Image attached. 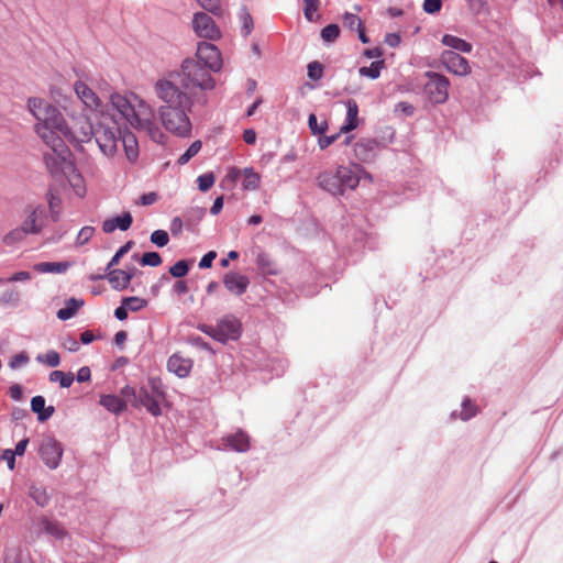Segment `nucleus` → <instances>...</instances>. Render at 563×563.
Instances as JSON below:
<instances>
[{
	"label": "nucleus",
	"mask_w": 563,
	"mask_h": 563,
	"mask_svg": "<svg viewBox=\"0 0 563 563\" xmlns=\"http://www.w3.org/2000/svg\"><path fill=\"white\" fill-rule=\"evenodd\" d=\"M27 108L37 120L36 133L52 151V153L44 154V159L49 172L55 173L59 170L68 153V148L62 140V133H68V124L60 111L44 99L30 98Z\"/></svg>",
	"instance_id": "nucleus-1"
},
{
	"label": "nucleus",
	"mask_w": 563,
	"mask_h": 563,
	"mask_svg": "<svg viewBox=\"0 0 563 563\" xmlns=\"http://www.w3.org/2000/svg\"><path fill=\"white\" fill-rule=\"evenodd\" d=\"M134 109L128 120V123L137 130L144 132L151 140L162 144L165 135L156 122L155 111L143 99H134Z\"/></svg>",
	"instance_id": "nucleus-2"
},
{
	"label": "nucleus",
	"mask_w": 563,
	"mask_h": 563,
	"mask_svg": "<svg viewBox=\"0 0 563 563\" xmlns=\"http://www.w3.org/2000/svg\"><path fill=\"white\" fill-rule=\"evenodd\" d=\"M211 70L202 66L198 60L188 58L181 64V71L175 73L180 75L179 81L187 91H191L196 88L201 90H211L216 86V81L212 78Z\"/></svg>",
	"instance_id": "nucleus-3"
},
{
	"label": "nucleus",
	"mask_w": 563,
	"mask_h": 563,
	"mask_svg": "<svg viewBox=\"0 0 563 563\" xmlns=\"http://www.w3.org/2000/svg\"><path fill=\"white\" fill-rule=\"evenodd\" d=\"M180 75L170 74L167 78L156 81L154 90L156 96L165 103L164 107L191 106L185 91L177 86Z\"/></svg>",
	"instance_id": "nucleus-4"
},
{
	"label": "nucleus",
	"mask_w": 563,
	"mask_h": 563,
	"mask_svg": "<svg viewBox=\"0 0 563 563\" xmlns=\"http://www.w3.org/2000/svg\"><path fill=\"white\" fill-rule=\"evenodd\" d=\"M190 106L161 107L159 114L167 131L178 136H187L191 131V123L187 115Z\"/></svg>",
	"instance_id": "nucleus-5"
},
{
	"label": "nucleus",
	"mask_w": 563,
	"mask_h": 563,
	"mask_svg": "<svg viewBox=\"0 0 563 563\" xmlns=\"http://www.w3.org/2000/svg\"><path fill=\"white\" fill-rule=\"evenodd\" d=\"M165 399L163 383L159 378H151L146 386L137 391V405L144 406L153 416L161 415V401Z\"/></svg>",
	"instance_id": "nucleus-6"
},
{
	"label": "nucleus",
	"mask_w": 563,
	"mask_h": 563,
	"mask_svg": "<svg viewBox=\"0 0 563 563\" xmlns=\"http://www.w3.org/2000/svg\"><path fill=\"white\" fill-rule=\"evenodd\" d=\"M426 76L428 81L424 85V91L429 100L437 104L444 103L449 98V79L433 71H428Z\"/></svg>",
	"instance_id": "nucleus-7"
},
{
	"label": "nucleus",
	"mask_w": 563,
	"mask_h": 563,
	"mask_svg": "<svg viewBox=\"0 0 563 563\" xmlns=\"http://www.w3.org/2000/svg\"><path fill=\"white\" fill-rule=\"evenodd\" d=\"M120 129L100 123L95 131V139L100 151L107 156H113L118 151Z\"/></svg>",
	"instance_id": "nucleus-8"
},
{
	"label": "nucleus",
	"mask_w": 563,
	"mask_h": 563,
	"mask_svg": "<svg viewBox=\"0 0 563 563\" xmlns=\"http://www.w3.org/2000/svg\"><path fill=\"white\" fill-rule=\"evenodd\" d=\"M192 30L198 37L209 41H218L222 35L216 21L205 12H197L194 14Z\"/></svg>",
	"instance_id": "nucleus-9"
},
{
	"label": "nucleus",
	"mask_w": 563,
	"mask_h": 563,
	"mask_svg": "<svg viewBox=\"0 0 563 563\" xmlns=\"http://www.w3.org/2000/svg\"><path fill=\"white\" fill-rule=\"evenodd\" d=\"M95 135V130L91 122L85 115L74 118L73 125H68V133H62V140L74 141L77 143H85L91 140Z\"/></svg>",
	"instance_id": "nucleus-10"
},
{
	"label": "nucleus",
	"mask_w": 563,
	"mask_h": 563,
	"mask_svg": "<svg viewBox=\"0 0 563 563\" xmlns=\"http://www.w3.org/2000/svg\"><path fill=\"white\" fill-rule=\"evenodd\" d=\"M23 230L26 233L38 234L45 225V208L42 205H29L24 208Z\"/></svg>",
	"instance_id": "nucleus-11"
},
{
	"label": "nucleus",
	"mask_w": 563,
	"mask_h": 563,
	"mask_svg": "<svg viewBox=\"0 0 563 563\" xmlns=\"http://www.w3.org/2000/svg\"><path fill=\"white\" fill-rule=\"evenodd\" d=\"M196 57L211 71H219L222 67V57L219 48L211 43L201 42L198 44Z\"/></svg>",
	"instance_id": "nucleus-12"
},
{
	"label": "nucleus",
	"mask_w": 563,
	"mask_h": 563,
	"mask_svg": "<svg viewBox=\"0 0 563 563\" xmlns=\"http://www.w3.org/2000/svg\"><path fill=\"white\" fill-rule=\"evenodd\" d=\"M40 455L45 465L54 470L59 465L63 455V450L57 441H55L54 439H46L41 444Z\"/></svg>",
	"instance_id": "nucleus-13"
},
{
	"label": "nucleus",
	"mask_w": 563,
	"mask_h": 563,
	"mask_svg": "<svg viewBox=\"0 0 563 563\" xmlns=\"http://www.w3.org/2000/svg\"><path fill=\"white\" fill-rule=\"evenodd\" d=\"M241 323L234 317H225L221 319L216 325L214 339L220 342H225L230 339H238L240 335Z\"/></svg>",
	"instance_id": "nucleus-14"
},
{
	"label": "nucleus",
	"mask_w": 563,
	"mask_h": 563,
	"mask_svg": "<svg viewBox=\"0 0 563 563\" xmlns=\"http://www.w3.org/2000/svg\"><path fill=\"white\" fill-rule=\"evenodd\" d=\"M442 60L449 71L466 76L471 73V66L467 59L453 51H446L442 54Z\"/></svg>",
	"instance_id": "nucleus-15"
},
{
	"label": "nucleus",
	"mask_w": 563,
	"mask_h": 563,
	"mask_svg": "<svg viewBox=\"0 0 563 563\" xmlns=\"http://www.w3.org/2000/svg\"><path fill=\"white\" fill-rule=\"evenodd\" d=\"M379 143L373 139H362L354 145V155L361 162H371L378 151Z\"/></svg>",
	"instance_id": "nucleus-16"
},
{
	"label": "nucleus",
	"mask_w": 563,
	"mask_h": 563,
	"mask_svg": "<svg viewBox=\"0 0 563 563\" xmlns=\"http://www.w3.org/2000/svg\"><path fill=\"white\" fill-rule=\"evenodd\" d=\"M136 273L137 269L135 267H132L129 271L113 269L108 273L107 277L113 289L124 290L129 287L131 279Z\"/></svg>",
	"instance_id": "nucleus-17"
},
{
	"label": "nucleus",
	"mask_w": 563,
	"mask_h": 563,
	"mask_svg": "<svg viewBox=\"0 0 563 563\" xmlns=\"http://www.w3.org/2000/svg\"><path fill=\"white\" fill-rule=\"evenodd\" d=\"M223 284L230 292L236 296H241L246 291L250 285V280L244 275L234 272H229L223 277Z\"/></svg>",
	"instance_id": "nucleus-18"
},
{
	"label": "nucleus",
	"mask_w": 563,
	"mask_h": 563,
	"mask_svg": "<svg viewBox=\"0 0 563 563\" xmlns=\"http://www.w3.org/2000/svg\"><path fill=\"white\" fill-rule=\"evenodd\" d=\"M342 195L345 192L346 189L354 190L361 180V176L357 173L356 168H351L349 166L340 165L336 167Z\"/></svg>",
	"instance_id": "nucleus-19"
},
{
	"label": "nucleus",
	"mask_w": 563,
	"mask_h": 563,
	"mask_svg": "<svg viewBox=\"0 0 563 563\" xmlns=\"http://www.w3.org/2000/svg\"><path fill=\"white\" fill-rule=\"evenodd\" d=\"M134 99H139V96L135 93H131L129 96H123L118 92L111 95V103L112 106L122 114V117L128 121L133 109H134Z\"/></svg>",
	"instance_id": "nucleus-20"
},
{
	"label": "nucleus",
	"mask_w": 563,
	"mask_h": 563,
	"mask_svg": "<svg viewBox=\"0 0 563 563\" xmlns=\"http://www.w3.org/2000/svg\"><path fill=\"white\" fill-rule=\"evenodd\" d=\"M134 99H139V96L135 93H131L129 96H123L118 92L111 95V103L112 106L122 114V117L128 121L133 109H134Z\"/></svg>",
	"instance_id": "nucleus-21"
},
{
	"label": "nucleus",
	"mask_w": 563,
	"mask_h": 563,
	"mask_svg": "<svg viewBox=\"0 0 563 563\" xmlns=\"http://www.w3.org/2000/svg\"><path fill=\"white\" fill-rule=\"evenodd\" d=\"M167 368L178 377L184 378L187 377L191 372L192 361L190 358L184 357L178 353H175L168 358Z\"/></svg>",
	"instance_id": "nucleus-22"
},
{
	"label": "nucleus",
	"mask_w": 563,
	"mask_h": 563,
	"mask_svg": "<svg viewBox=\"0 0 563 563\" xmlns=\"http://www.w3.org/2000/svg\"><path fill=\"white\" fill-rule=\"evenodd\" d=\"M317 180H318V185L323 190H325L334 196H342L338 169H335L334 173L325 170V172L319 174Z\"/></svg>",
	"instance_id": "nucleus-23"
},
{
	"label": "nucleus",
	"mask_w": 563,
	"mask_h": 563,
	"mask_svg": "<svg viewBox=\"0 0 563 563\" xmlns=\"http://www.w3.org/2000/svg\"><path fill=\"white\" fill-rule=\"evenodd\" d=\"M74 90L81 102L91 110H97L100 106V99L95 91L90 89L85 82L76 81Z\"/></svg>",
	"instance_id": "nucleus-24"
},
{
	"label": "nucleus",
	"mask_w": 563,
	"mask_h": 563,
	"mask_svg": "<svg viewBox=\"0 0 563 563\" xmlns=\"http://www.w3.org/2000/svg\"><path fill=\"white\" fill-rule=\"evenodd\" d=\"M133 222V218L130 212H123L120 216L106 219L102 222V231L104 233H112L117 229H120L121 231H126L131 228Z\"/></svg>",
	"instance_id": "nucleus-25"
},
{
	"label": "nucleus",
	"mask_w": 563,
	"mask_h": 563,
	"mask_svg": "<svg viewBox=\"0 0 563 563\" xmlns=\"http://www.w3.org/2000/svg\"><path fill=\"white\" fill-rule=\"evenodd\" d=\"M119 141L125 151V155L130 162H135L139 156V144L136 136L129 130L120 133Z\"/></svg>",
	"instance_id": "nucleus-26"
},
{
	"label": "nucleus",
	"mask_w": 563,
	"mask_h": 563,
	"mask_svg": "<svg viewBox=\"0 0 563 563\" xmlns=\"http://www.w3.org/2000/svg\"><path fill=\"white\" fill-rule=\"evenodd\" d=\"M347 113L344 124L340 128V133H347L358 125V106L355 100L346 102Z\"/></svg>",
	"instance_id": "nucleus-27"
},
{
	"label": "nucleus",
	"mask_w": 563,
	"mask_h": 563,
	"mask_svg": "<svg viewBox=\"0 0 563 563\" xmlns=\"http://www.w3.org/2000/svg\"><path fill=\"white\" fill-rule=\"evenodd\" d=\"M223 440L225 444L234 451L245 452L250 449V438L241 430L236 431L234 434L228 435Z\"/></svg>",
	"instance_id": "nucleus-28"
},
{
	"label": "nucleus",
	"mask_w": 563,
	"mask_h": 563,
	"mask_svg": "<svg viewBox=\"0 0 563 563\" xmlns=\"http://www.w3.org/2000/svg\"><path fill=\"white\" fill-rule=\"evenodd\" d=\"M31 409L33 412L37 413V419L41 422L46 421L55 412V408L53 406L45 408V398L43 396H35L32 398Z\"/></svg>",
	"instance_id": "nucleus-29"
},
{
	"label": "nucleus",
	"mask_w": 563,
	"mask_h": 563,
	"mask_svg": "<svg viewBox=\"0 0 563 563\" xmlns=\"http://www.w3.org/2000/svg\"><path fill=\"white\" fill-rule=\"evenodd\" d=\"M40 522L44 531L55 539L63 540L67 536L65 528L56 520L42 517Z\"/></svg>",
	"instance_id": "nucleus-30"
},
{
	"label": "nucleus",
	"mask_w": 563,
	"mask_h": 563,
	"mask_svg": "<svg viewBox=\"0 0 563 563\" xmlns=\"http://www.w3.org/2000/svg\"><path fill=\"white\" fill-rule=\"evenodd\" d=\"M70 267L68 262H42L34 265V271L42 274H63Z\"/></svg>",
	"instance_id": "nucleus-31"
},
{
	"label": "nucleus",
	"mask_w": 563,
	"mask_h": 563,
	"mask_svg": "<svg viewBox=\"0 0 563 563\" xmlns=\"http://www.w3.org/2000/svg\"><path fill=\"white\" fill-rule=\"evenodd\" d=\"M100 404L112 413H120L126 408L125 402L115 395L101 396Z\"/></svg>",
	"instance_id": "nucleus-32"
},
{
	"label": "nucleus",
	"mask_w": 563,
	"mask_h": 563,
	"mask_svg": "<svg viewBox=\"0 0 563 563\" xmlns=\"http://www.w3.org/2000/svg\"><path fill=\"white\" fill-rule=\"evenodd\" d=\"M243 183L242 187L244 190H256L260 188L261 176L252 167L243 169Z\"/></svg>",
	"instance_id": "nucleus-33"
},
{
	"label": "nucleus",
	"mask_w": 563,
	"mask_h": 563,
	"mask_svg": "<svg viewBox=\"0 0 563 563\" xmlns=\"http://www.w3.org/2000/svg\"><path fill=\"white\" fill-rule=\"evenodd\" d=\"M442 43L453 49H456V51H460L463 53H470L472 51L471 43H468L457 36H454V35L445 34L442 37Z\"/></svg>",
	"instance_id": "nucleus-34"
},
{
	"label": "nucleus",
	"mask_w": 563,
	"mask_h": 563,
	"mask_svg": "<svg viewBox=\"0 0 563 563\" xmlns=\"http://www.w3.org/2000/svg\"><path fill=\"white\" fill-rule=\"evenodd\" d=\"M84 305L82 300L70 298L66 301V306L57 311V318L68 320L75 316L77 310Z\"/></svg>",
	"instance_id": "nucleus-35"
},
{
	"label": "nucleus",
	"mask_w": 563,
	"mask_h": 563,
	"mask_svg": "<svg viewBox=\"0 0 563 563\" xmlns=\"http://www.w3.org/2000/svg\"><path fill=\"white\" fill-rule=\"evenodd\" d=\"M48 379L51 383H58L63 388H68L73 385L75 377L71 372L53 371L49 373Z\"/></svg>",
	"instance_id": "nucleus-36"
},
{
	"label": "nucleus",
	"mask_w": 563,
	"mask_h": 563,
	"mask_svg": "<svg viewBox=\"0 0 563 563\" xmlns=\"http://www.w3.org/2000/svg\"><path fill=\"white\" fill-rule=\"evenodd\" d=\"M256 264H257V267L260 268V271L263 274H266V275H275V274H277V268H276L275 263L265 253H260L257 255Z\"/></svg>",
	"instance_id": "nucleus-37"
},
{
	"label": "nucleus",
	"mask_w": 563,
	"mask_h": 563,
	"mask_svg": "<svg viewBox=\"0 0 563 563\" xmlns=\"http://www.w3.org/2000/svg\"><path fill=\"white\" fill-rule=\"evenodd\" d=\"M385 67V62L383 59L373 62L371 66L361 67L358 73L363 77H368L371 79H377L380 76L382 69Z\"/></svg>",
	"instance_id": "nucleus-38"
},
{
	"label": "nucleus",
	"mask_w": 563,
	"mask_h": 563,
	"mask_svg": "<svg viewBox=\"0 0 563 563\" xmlns=\"http://www.w3.org/2000/svg\"><path fill=\"white\" fill-rule=\"evenodd\" d=\"M30 497L41 507L46 506L49 500L46 489L42 486L32 485L30 487Z\"/></svg>",
	"instance_id": "nucleus-39"
},
{
	"label": "nucleus",
	"mask_w": 563,
	"mask_h": 563,
	"mask_svg": "<svg viewBox=\"0 0 563 563\" xmlns=\"http://www.w3.org/2000/svg\"><path fill=\"white\" fill-rule=\"evenodd\" d=\"M197 2L202 9L212 13L213 15L221 16L223 14L221 0H197Z\"/></svg>",
	"instance_id": "nucleus-40"
},
{
	"label": "nucleus",
	"mask_w": 563,
	"mask_h": 563,
	"mask_svg": "<svg viewBox=\"0 0 563 563\" xmlns=\"http://www.w3.org/2000/svg\"><path fill=\"white\" fill-rule=\"evenodd\" d=\"M36 361L38 363H45L51 367H57L60 364V356L56 351L51 350L45 354L37 355Z\"/></svg>",
	"instance_id": "nucleus-41"
},
{
	"label": "nucleus",
	"mask_w": 563,
	"mask_h": 563,
	"mask_svg": "<svg viewBox=\"0 0 563 563\" xmlns=\"http://www.w3.org/2000/svg\"><path fill=\"white\" fill-rule=\"evenodd\" d=\"M122 303L126 306L130 311L136 312L147 306V300L140 297H126L122 299Z\"/></svg>",
	"instance_id": "nucleus-42"
},
{
	"label": "nucleus",
	"mask_w": 563,
	"mask_h": 563,
	"mask_svg": "<svg viewBox=\"0 0 563 563\" xmlns=\"http://www.w3.org/2000/svg\"><path fill=\"white\" fill-rule=\"evenodd\" d=\"M340 35L338 24H328L321 30V38L327 43H333Z\"/></svg>",
	"instance_id": "nucleus-43"
},
{
	"label": "nucleus",
	"mask_w": 563,
	"mask_h": 563,
	"mask_svg": "<svg viewBox=\"0 0 563 563\" xmlns=\"http://www.w3.org/2000/svg\"><path fill=\"white\" fill-rule=\"evenodd\" d=\"M201 142L200 141H195L189 147L188 150L179 156L177 163L179 165H185L187 164L194 156H196L199 151L201 150Z\"/></svg>",
	"instance_id": "nucleus-44"
},
{
	"label": "nucleus",
	"mask_w": 563,
	"mask_h": 563,
	"mask_svg": "<svg viewBox=\"0 0 563 563\" xmlns=\"http://www.w3.org/2000/svg\"><path fill=\"white\" fill-rule=\"evenodd\" d=\"M308 125L313 135H321L328 129V123L325 120L322 122H318L317 115L311 113L308 118Z\"/></svg>",
	"instance_id": "nucleus-45"
},
{
	"label": "nucleus",
	"mask_w": 563,
	"mask_h": 563,
	"mask_svg": "<svg viewBox=\"0 0 563 563\" xmlns=\"http://www.w3.org/2000/svg\"><path fill=\"white\" fill-rule=\"evenodd\" d=\"M216 178L213 173H206L197 178L198 188L202 192L208 191L214 185Z\"/></svg>",
	"instance_id": "nucleus-46"
},
{
	"label": "nucleus",
	"mask_w": 563,
	"mask_h": 563,
	"mask_svg": "<svg viewBox=\"0 0 563 563\" xmlns=\"http://www.w3.org/2000/svg\"><path fill=\"white\" fill-rule=\"evenodd\" d=\"M189 266L185 260L176 262L170 268L169 274L173 277L181 278L188 274Z\"/></svg>",
	"instance_id": "nucleus-47"
},
{
	"label": "nucleus",
	"mask_w": 563,
	"mask_h": 563,
	"mask_svg": "<svg viewBox=\"0 0 563 563\" xmlns=\"http://www.w3.org/2000/svg\"><path fill=\"white\" fill-rule=\"evenodd\" d=\"M140 263L143 266L156 267L162 264V257L156 252H147L142 255Z\"/></svg>",
	"instance_id": "nucleus-48"
},
{
	"label": "nucleus",
	"mask_w": 563,
	"mask_h": 563,
	"mask_svg": "<svg viewBox=\"0 0 563 563\" xmlns=\"http://www.w3.org/2000/svg\"><path fill=\"white\" fill-rule=\"evenodd\" d=\"M476 415H477L476 406L470 399H465L462 402V410L460 412V418L462 420H468Z\"/></svg>",
	"instance_id": "nucleus-49"
},
{
	"label": "nucleus",
	"mask_w": 563,
	"mask_h": 563,
	"mask_svg": "<svg viewBox=\"0 0 563 563\" xmlns=\"http://www.w3.org/2000/svg\"><path fill=\"white\" fill-rule=\"evenodd\" d=\"M93 234H95L93 227L87 225V227L81 228L77 234L76 244L78 246H81V245L88 243L90 241V239L93 236Z\"/></svg>",
	"instance_id": "nucleus-50"
},
{
	"label": "nucleus",
	"mask_w": 563,
	"mask_h": 563,
	"mask_svg": "<svg viewBox=\"0 0 563 563\" xmlns=\"http://www.w3.org/2000/svg\"><path fill=\"white\" fill-rule=\"evenodd\" d=\"M151 242L158 247H164L169 242L168 233L164 230H156L151 234Z\"/></svg>",
	"instance_id": "nucleus-51"
},
{
	"label": "nucleus",
	"mask_w": 563,
	"mask_h": 563,
	"mask_svg": "<svg viewBox=\"0 0 563 563\" xmlns=\"http://www.w3.org/2000/svg\"><path fill=\"white\" fill-rule=\"evenodd\" d=\"M305 9L303 14L308 21H313L314 13L319 10L320 1L319 0H303Z\"/></svg>",
	"instance_id": "nucleus-52"
},
{
	"label": "nucleus",
	"mask_w": 563,
	"mask_h": 563,
	"mask_svg": "<svg viewBox=\"0 0 563 563\" xmlns=\"http://www.w3.org/2000/svg\"><path fill=\"white\" fill-rule=\"evenodd\" d=\"M343 25L350 30H357L363 22L356 14L346 12L343 16Z\"/></svg>",
	"instance_id": "nucleus-53"
},
{
	"label": "nucleus",
	"mask_w": 563,
	"mask_h": 563,
	"mask_svg": "<svg viewBox=\"0 0 563 563\" xmlns=\"http://www.w3.org/2000/svg\"><path fill=\"white\" fill-rule=\"evenodd\" d=\"M323 75V66L314 60L308 64V77L312 80H319Z\"/></svg>",
	"instance_id": "nucleus-54"
},
{
	"label": "nucleus",
	"mask_w": 563,
	"mask_h": 563,
	"mask_svg": "<svg viewBox=\"0 0 563 563\" xmlns=\"http://www.w3.org/2000/svg\"><path fill=\"white\" fill-rule=\"evenodd\" d=\"M48 207L52 212L53 220L58 219V208L60 207L62 200L55 196L52 191L47 194Z\"/></svg>",
	"instance_id": "nucleus-55"
},
{
	"label": "nucleus",
	"mask_w": 563,
	"mask_h": 563,
	"mask_svg": "<svg viewBox=\"0 0 563 563\" xmlns=\"http://www.w3.org/2000/svg\"><path fill=\"white\" fill-rule=\"evenodd\" d=\"M133 245V242L132 241H129L126 242L123 246H121L117 252L115 254L113 255V257L111 258V261L109 262L108 264V269L114 265H117L120 261V258L125 255L130 249L132 247Z\"/></svg>",
	"instance_id": "nucleus-56"
},
{
	"label": "nucleus",
	"mask_w": 563,
	"mask_h": 563,
	"mask_svg": "<svg viewBox=\"0 0 563 563\" xmlns=\"http://www.w3.org/2000/svg\"><path fill=\"white\" fill-rule=\"evenodd\" d=\"M26 231L23 230V225L20 228L12 230L4 238L5 243H12L22 240L26 235Z\"/></svg>",
	"instance_id": "nucleus-57"
},
{
	"label": "nucleus",
	"mask_w": 563,
	"mask_h": 563,
	"mask_svg": "<svg viewBox=\"0 0 563 563\" xmlns=\"http://www.w3.org/2000/svg\"><path fill=\"white\" fill-rule=\"evenodd\" d=\"M441 8H442L441 0H424V2H423V10L430 14L438 13L441 10Z\"/></svg>",
	"instance_id": "nucleus-58"
},
{
	"label": "nucleus",
	"mask_w": 563,
	"mask_h": 563,
	"mask_svg": "<svg viewBox=\"0 0 563 563\" xmlns=\"http://www.w3.org/2000/svg\"><path fill=\"white\" fill-rule=\"evenodd\" d=\"M27 362H29V356L25 353L21 352L19 354H15L11 358L9 366L11 368L15 369V368H19L20 366L26 364Z\"/></svg>",
	"instance_id": "nucleus-59"
},
{
	"label": "nucleus",
	"mask_w": 563,
	"mask_h": 563,
	"mask_svg": "<svg viewBox=\"0 0 563 563\" xmlns=\"http://www.w3.org/2000/svg\"><path fill=\"white\" fill-rule=\"evenodd\" d=\"M241 20L243 23V30L245 31V35H249L253 29V19L251 14L246 10H243V12L241 13Z\"/></svg>",
	"instance_id": "nucleus-60"
},
{
	"label": "nucleus",
	"mask_w": 563,
	"mask_h": 563,
	"mask_svg": "<svg viewBox=\"0 0 563 563\" xmlns=\"http://www.w3.org/2000/svg\"><path fill=\"white\" fill-rule=\"evenodd\" d=\"M242 175H243V170H241L234 166L230 167L225 175L224 181H230L231 184H235L238 181V179L240 178V176H242Z\"/></svg>",
	"instance_id": "nucleus-61"
},
{
	"label": "nucleus",
	"mask_w": 563,
	"mask_h": 563,
	"mask_svg": "<svg viewBox=\"0 0 563 563\" xmlns=\"http://www.w3.org/2000/svg\"><path fill=\"white\" fill-rule=\"evenodd\" d=\"M158 199V196L156 192H148L141 196L140 200L137 201V205L141 206H151L155 203Z\"/></svg>",
	"instance_id": "nucleus-62"
},
{
	"label": "nucleus",
	"mask_w": 563,
	"mask_h": 563,
	"mask_svg": "<svg viewBox=\"0 0 563 563\" xmlns=\"http://www.w3.org/2000/svg\"><path fill=\"white\" fill-rule=\"evenodd\" d=\"M340 136V133L333 134V135H325L319 137L318 144L321 150H324L329 147L331 144H333Z\"/></svg>",
	"instance_id": "nucleus-63"
},
{
	"label": "nucleus",
	"mask_w": 563,
	"mask_h": 563,
	"mask_svg": "<svg viewBox=\"0 0 563 563\" xmlns=\"http://www.w3.org/2000/svg\"><path fill=\"white\" fill-rule=\"evenodd\" d=\"M467 4L468 8L476 13L483 12L487 7L485 0H467Z\"/></svg>",
	"instance_id": "nucleus-64"
}]
</instances>
